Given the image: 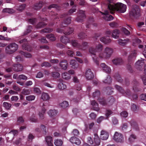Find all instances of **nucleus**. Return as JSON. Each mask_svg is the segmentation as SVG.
<instances>
[{
	"label": "nucleus",
	"instance_id": "1",
	"mask_svg": "<svg viewBox=\"0 0 146 146\" xmlns=\"http://www.w3.org/2000/svg\"><path fill=\"white\" fill-rule=\"evenodd\" d=\"M108 3V9L111 14L114 13L116 11L120 13H124L126 10V5L121 3L115 4L113 3V0H106Z\"/></svg>",
	"mask_w": 146,
	"mask_h": 146
},
{
	"label": "nucleus",
	"instance_id": "2",
	"mask_svg": "<svg viewBox=\"0 0 146 146\" xmlns=\"http://www.w3.org/2000/svg\"><path fill=\"white\" fill-rule=\"evenodd\" d=\"M103 49V45L101 44H99L96 46V48H94L93 47H91L89 49V52L91 54V55H93L94 56H92V58L94 62L97 65L99 64L98 58H96L95 56L97 55V53L102 51Z\"/></svg>",
	"mask_w": 146,
	"mask_h": 146
},
{
	"label": "nucleus",
	"instance_id": "3",
	"mask_svg": "<svg viewBox=\"0 0 146 146\" xmlns=\"http://www.w3.org/2000/svg\"><path fill=\"white\" fill-rule=\"evenodd\" d=\"M137 54V51L134 50L132 51L130 54L129 56L128 60L129 62L128 64L127 65V68L129 72L131 73H132L133 72V70L130 64L129 63L131 61L134 60L136 57Z\"/></svg>",
	"mask_w": 146,
	"mask_h": 146
},
{
	"label": "nucleus",
	"instance_id": "4",
	"mask_svg": "<svg viewBox=\"0 0 146 146\" xmlns=\"http://www.w3.org/2000/svg\"><path fill=\"white\" fill-rule=\"evenodd\" d=\"M131 17L135 19L139 17L141 15L140 9L139 7L136 5L133 6L132 9L130 11Z\"/></svg>",
	"mask_w": 146,
	"mask_h": 146
},
{
	"label": "nucleus",
	"instance_id": "5",
	"mask_svg": "<svg viewBox=\"0 0 146 146\" xmlns=\"http://www.w3.org/2000/svg\"><path fill=\"white\" fill-rule=\"evenodd\" d=\"M18 47V45L16 44L15 43H11L6 47L5 52L9 54H12L17 50Z\"/></svg>",
	"mask_w": 146,
	"mask_h": 146
},
{
	"label": "nucleus",
	"instance_id": "6",
	"mask_svg": "<svg viewBox=\"0 0 146 146\" xmlns=\"http://www.w3.org/2000/svg\"><path fill=\"white\" fill-rule=\"evenodd\" d=\"M113 52V49L108 47H106L104 50L103 53H100L99 56L102 58H110Z\"/></svg>",
	"mask_w": 146,
	"mask_h": 146
},
{
	"label": "nucleus",
	"instance_id": "7",
	"mask_svg": "<svg viewBox=\"0 0 146 146\" xmlns=\"http://www.w3.org/2000/svg\"><path fill=\"white\" fill-rule=\"evenodd\" d=\"M64 27H61V28H58L56 29V32L60 33H64L65 35H70L74 31L72 28L66 27L64 30L63 28Z\"/></svg>",
	"mask_w": 146,
	"mask_h": 146
},
{
	"label": "nucleus",
	"instance_id": "8",
	"mask_svg": "<svg viewBox=\"0 0 146 146\" xmlns=\"http://www.w3.org/2000/svg\"><path fill=\"white\" fill-rule=\"evenodd\" d=\"M86 18L85 11L82 10H79L78 12L77 17L76 19V21L80 23H82L84 19Z\"/></svg>",
	"mask_w": 146,
	"mask_h": 146
},
{
	"label": "nucleus",
	"instance_id": "9",
	"mask_svg": "<svg viewBox=\"0 0 146 146\" xmlns=\"http://www.w3.org/2000/svg\"><path fill=\"white\" fill-rule=\"evenodd\" d=\"M113 139L117 142L122 143L123 142V137L122 134L115 132L113 137Z\"/></svg>",
	"mask_w": 146,
	"mask_h": 146
},
{
	"label": "nucleus",
	"instance_id": "10",
	"mask_svg": "<svg viewBox=\"0 0 146 146\" xmlns=\"http://www.w3.org/2000/svg\"><path fill=\"white\" fill-rule=\"evenodd\" d=\"M120 33V31L117 29L114 30L112 32L109 30L107 31L106 32V34L109 36H111L112 37L115 38H119Z\"/></svg>",
	"mask_w": 146,
	"mask_h": 146
},
{
	"label": "nucleus",
	"instance_id": "11",
	"mask_svg": "<svg viewBox=\"0 0 146 146\" xmlns=\"http://www.w3.org/2000/svg\"><path fill=\"white\" fill-rule=\"evenodd\" d=\"M102 14V15H103L102 17L106 20L107 21H110L113 20V17L111 15L109 14V11H106L104 13H102L100 12Z\"/></svg>",
	"mask_w": 146,
	"mask_h": 146
},
{
	"label": "nucleus",
	"instance_id": "12",
	"mask_svg": "<svg viewBox=\"0 0 146 146\" xmlns=\"http://www.w3.org/2000/svg\"><path fill=\"white\" fill-rule=\"evenodd\" d=\"M115 87L116 89L119 91V92L123 95H124L125 93L127 95L129 96L131 95V92L129 90H126V92H125L122 88L120 86L116 85L115 86Z\"/></svg>",
	"mask_w": 146,
	"mask_h": 146
},
{
	"label": "nucleus",
	"instance_id": "13",
	"mask_svg": "<svg viewBox=\"0 0 146 146\" xmlns=\"http://www.w3.org/2000/svg\"><path fill=\"white\" fill-rule=\"evenodd\" d=\"M85 77L88 80H92L94 78V74L90 69H88L86 70L85 73Z\"/></svg>",
	"mask_w": 146,
	"mask_h": 146
},
{
	"label": "nucleus",
	"instance_id": "14",
	"mask_svg": "<svg viewBox=\"0 0 146 146\" xmlns=\"http://www.w3.org/2000/svg\"><path fill=\"white\" fill-rule=\"evenodd\" d=\"M109 135L108 132L104 130H102L101 132L100 138L101 139L106 140L109 137Z\"/></svg>",
	"mask_w": 146,
	"mask_h": 146
},
{
	"label": "nucleus",
	"instance_id": "15",
	"mask_svg": "<svg viewBox=\"0 0 146 146\" xmlns=\"http://www.w3.org/2000/svg\"><path fill=\"white\" fill-rule=\"evenodd\" d=\"M70 141L72 143L79 145L81 143L80 140L78 138L75 137H72L70 139Z\"/></svg>",
	"mask_w": 146,
	"mask_h": 146
},
{
	"label": "nucleus",
	"instance_id": "16",
	"mask_svg": "<svg viewBox=\"0 0 146 146\" xmlns=\"http://www.w3.org/2000/svg\"><path fill=\"white\" fill-rule=\"evenodd\" d=\"M134 85L133 87V89L136 92H141L142 90L141 88L139 86V83L137 81L134 82Z\"/></svg>",
	"mask_w": 146,
	"mask_h": 146
},
{
	"label": "nucleus",
	"instance_id": "17",
	"mask_svg": "<svg viewBox=\"0 0 146 146\" xmlns=\"http://www.w3.org/2000/svg\"><path fill=\"white\" fill-rule=\"evenodd\" d=\"M109 35L108 36H103L100 38V41L104 43L105 44H107L110 43L111 41L110 39L109 38Z\"/></svg>",
	"mask_w": 146,
	"mask_h": 146
},
{
	"label": "nucleus",
	"instance_id": "18",
	"mask_svg": "<svg viewBox=\"0 0 146 146\" xmlns=\"http://www.w3.org/2000/svg\"><path fill=\"white\" fill-rule=\"evenodd\" d=\"M13 70L16 72H19L23 70V66L20 64H15L13 65Z\"/></svg>",
	"mask_w": 146,
	"mask_h": 146
},
{
	"label": "nucleus",
	"instance_id": "19",
	"mask_svg": "<svg viewBox=\"0 0 146 146\" xmlns=\"http://www.w3.org/2000/svg\"><path fill=\"white\" fill-rule=\"evenodd\" d=\"M76 10V6H74L73 7V8L70 9L69 10L68 13H66L65 14H62L61 16L60 17L61 18H63L64 17H66L67 15H70L73 13L75 12Z\"/></svg>",
	"mask_w": 146,
	"mask_h": 146
},
{
	"label": "nucleus",
	"instance_id": "20",
	"mask_svg": "<svg viewBox=\"0 0 146 146\" xmlns=\"http://www.w3.org/2000/svg\"><path fill=\"white\" fill-rule=\"evenodd\" d=\"M88 47V43L86 42L83 41L81 45L80 44L79 49L82 50H86Z\"/></svg>",
	"mask_w": 146,
	"mask_h": 146
},
{
	"label": "nucleus",
	"instance_id": "21",
	"mask_svg": "<svg viewBox=\"0 0 146 146\" xmlns=\"http://www.w3.org/2000/svg\"><path fill=\"white\" fill-rule=\"evenodd\" d=\"M68 63L66 60H63L61 61L60 63V65L62 68L65 70L67 69Z\"/></svg>",
	"mask_w": 146,
	"mask_h": 146
},
{
	"label": "nucleus",
	"instance_id": "22",
	"mask_svg": "<svg viewBox=\"0 0 146 146\" xmlns=\"http://www.w3.org/2000/svg\"><path fill=\"white\" fill-rule=\"evenodd\" d=\"M112 62L115 65H120L123 63V60L121 58H117L113 59Z\"/></svg>",
	"mask_w": 146,
	"mask_h": 146
},
{
	"label": "nucleus",
	"instance_id": "23",
	"mask_svg": "<svg viewBox=\"0 0 146 146\" xmlns=\"http://www.w3.org/2000/svg\"><path fill=\"white\" fill-rule=\"evenodd\" d=\"M115 100L112 96H110L107 99L106 105L110 106L112 105L115 101Z\"/></svg>",
	"mask_w": 146,
	"mask_h": 146
},
{
	"label": "nucleus",
	"instance_id": "24",
	"mask_svg": "<svg viewBox=\"0 0 146 146\" xmlns=\"http://www.w3.org/2000/svg\"><path fill=\"white\" fill-rule=\"evenodd\" d=\"M45 140L48 146H53L52 137L50 136H47L45 137Z\"/></svg>",
	"mask_w": 146,
	"mask_h": 146
},
{
	"label": "nucleus",
	"instance_id": "25",
	"mask_svg": "<svg viewBox=\"0 0 146 146\" xmlns=\"http://www.w3.org/2000/svg\"><path fill=\"white\" fill-rule=\"evenodd\" d=\"M58 82H60L59 83L58 86V88L60 90H64L66 88V86L62 82H63V80L62 79H59L58 80Z\"/></svg>",
	"mask_w": 146,
	"mask_h": 146
},
{
	"label": "nucleus",
	"instance_id": "26",
	"mask_svg": "<svg viewBox=\"0 0 146 146\" xmlns=\"http://www.w3.org/2000/svg\"><path fill=\"white\" fill-rule=\"evenodd\" d=\"M91 104L92 105L94 110L96 111H98L99 110L98 104L95 100L92 101L91 102Z\"/></svg>",
	"mask_w": 146,
	"mask_h": 146
},
{
	"label": "nucleus",
	"instance_id": "27",
	"mask_svg": "<svg viewBox=\"0 0 146 146\" xmlns=\"http://www.w3.org/2000/svg\"><path fill=\"white\" fill-rule=\"evenodd\" d=\"M129 41V39H128L124 40L120 39L118 40V42L120 45L123 46L126 45Z\"/></svg>",
	"mask_w": 146,
	"mask_h": 146
},
{
	"label": "nucleus",
	"instance_id": "28",
	"mask_svg": "<svg viewBox=\"0 0 146 146\" xmlns=\"http://www.w3.org/2000/svg\"><path fill=\"white\" fill-rule=\"evenodd\" d=\"M70 64L71 65V67L73 68H76L78 67V64L75 60H71L70 62Z\"/></svg>",
	"mask_w": 146,
	"mask_h": 146
},
{
	"label": "nucleus",
	"instance_id": "29",
	"mask_svg": "<svg viewBox=\"0 0 146 146\" xmlns=\"http://www.w3.org/2000/svg\"><path fill=\"white\" fill-rule=\"evenodd\" d=\"M44 4V3L42 1H40L39 3H36L35 5L34 9L37 10L40 9Z\"/></svg>",
	"mask_w": 146,
	"mask_h": 146
},
{
	"label": "nucleus",
	"instance_id": "30",
	"mask_svg": "<svg viewBox=\"0 0 146 146\" xmlns=\"http://www.w3.org/2000/svg\"><path fill=\"white\" fill-rule=\"evenodd\" d=\"M98 100L99 103L103 106L106 105L107 99L104 97H100L98 99Z\"/></svg>",
	"mask_w": 146,
	"mask_h": 146
},
{
	"label": "nucleus",
	"instance_id": "31",
	"mask_svg": "<svg viewBox=\"0 0 146 146\" xmlns=\"http://www.w3.org/2000/svg\"><path fill=\"white\" fill-rule=\"evenodd\" d=\"M23 48L28 51H31L32 49V47L28 43H24L22 45Z\"/></svg>",
	"mask_w": 146,
	"mask_h": 146
},
{
	"label": "nucleus",
	"instance_id": "32",
	"mask_svg": "<svg viewBox=\"0 0 146 146\" xmlns=\"http://www.w3.org/2000/svg\"><path fill=\"white\" fill-rule=\"evenodd\" d=\"M71 21V17H68L65 19L64 22L62 23V26L65 27L64 25H67L70 24Z\"/></svg>",
	"mask_w": 146,
	"mask_h": 146
},
{
	"label": "nucleus",
	"instance_id": "33",
	"mask_svg": "<svg viewBox=\"0 0 146 146\" xmlns=\"http://www.w3.org/2000/svg\"><path fill=\"white\" fill-rule=\"evenodd\" d=\"M130 123L131 126L136 130H139V127L137 123L135 121L132 120L130 122Z\"/></svg>",
	"mask_w": 146,
	"mask_h": 146
},
{
	"label": "nucleus",
	"instance_id": "34",
	"mask_svg": "<svg viewBox=\"0 0 146 146\" xmlns=\"http://www.w3.org/2000/svg\"><path fill=\"white\" fill-rule=\"evenodd\" d=\"M94 136V141L96 144L97 145H99L100 144V138L97 134H95Z\"/></svg>",
	"mask_w": 146,
	"mask_h": 146
},
{
	"label": "nucleus",
	"instance_id": "35",
	"mask_svg": "<svg viewBox=\"0 0 146 146\" xmlns=\"http://www.w3.org/2000/svg\"><path fill=\"white\" fill-rule=\"evenodd\" d=\"M72 45L74 47L79 49L80 44L78 43L77 40H72L71 41Z\"/></svg>",
	"mask_w": 146,
	"mask_h": 146
},
{
	"label": "nucleus",
	"instance_id": "36",
	"mask_svg": "<svg viewBox=\"0 0 146 146\" xmlns=\"http://www.w3.org/2000/svg\"><path fill=\"white\" fill-rule=\"evenodd\" d=\"M61 42L64 44H66L68 42L69 40V38L65 36H61L60 38Z\"/></svg>",
	"mask_w": 146,
	"mask_h": 146
},
{
	"label": "nucleus",
	"instance_id": "37",
	"mask_svg": "<svg viewBox=\"0 0 146 146\" xmlns=\"http://www.w3.org/2000/svg\"><path fill=\"white\" fill-rule=\"evenodd\" d=\"M94 21V19L93 17H89L88 20L86 23V26L87 28H89L90 27V24L93 23Z\"/></svg>",
	"mask_w": 146,
	"mask_h": 146
},
{
	"label": "nucleus",
	"instance_id": "38",
	"mask_svg": "<svg viewBox=\"0 0 146 146\" xmlns=\"http://www.w3.org/2000/svg\"><path fill=\"white\" fill-rule=\"evenodd\" d=\"M57 113V111L55 110H50L48 111V113L50 117H54L55 115Z\"/></svg>",
	"mask_w": 146,
	"mask_h": 146
},
{
	"label": "nucleus",
	"instance_id": "39",
	"mask_svg": "<svg viewBox=\"0 0 146 146\" xmlns=\"http://www.w3.org/2000/svg\"><path fill=\"white\" fill-rule=\"evenodd\" d=\"M87 35L84 33L81 32L78 35V38L80 39H84L86 38Z\"/></svg>",
	"mask_w": 146,
	"mask_h": 146
},
{
	"label": "nucleus",
	"instance_id": "40",
	"mask_svg": "<svg viewBox=\"0 0 146 146\" xmlns=\"http://www.w3.org/2000/svg\"><path fill=\"white\" fill-rule=\"evenodd\" d=\"M50 97L48 94L46 93H43L41 96V98L43 100H46L49 99Z\"/></svg>",
	"mask_w": 146,
	"mask_h": 146
},
{
	"label": "nucleus",
	"instance_id": "41",
	"mask_svg": "<svg viewBox=\"0 0 146 146\" xmlns=\"http://www.w3.org/2000/svg\"><path fill=\"white\" fill-rule=\"evenodd\" d=\"M3 106L7 110H9L11 107L12 105L9 103L5 102L3 103Z\"/></svg>",
	"mask_w": 146,
	"mask_h": 146
},
{
	"label": "nucleus",
	"instance_id": "42",
	"mask_svg": "<svg viewBox=\"0 0 146 146\" xmlns=\"http://www.w3.org/2000/svg\"><path fill=\"white\" fill-rule=\"evenodd\" d=\"M114 77L115 78L117 81L120 83H121L122 82L123 80L121 77L120 75L118 74H116L114 76Z\"/></svg>",
	"mask_w": 146,
	"mask_h": 146
},
{
	"label": "nucleus",
	"instance_id": "43",
	"mask_svg": "<svg viewBox=\"0 0 146 146\" xmlns=\"http://www.w3.org/2000/svg\"><path fill=\"white\" fill-rule=\"evenodd\" d=\"M53 29L49 28H46L40 31L41 33H49L52 32Z\"/></svg>",
	"mask_w": 146,
	"mask_h": 146
},
{
	"label": "nucleus",
	"instance_id": "44",
	"mask_svg": "<svg viewBox=\"0 0 146 146\" xmlns=\"http://www.w3.org/2000/svg\"><path fill=\"white\" fill-rule=\"evenodd\" d=\"M144 64V60H138L135 63V65L137 68H139V66H143Z\"/></svg>",
	"mask_w": 146,
	"mask_h": 146
},
{
	"label": "nucleus",
	"instance_id": "45",
	"mask_svg": "<svg viewBox=\"0 0 146 146\" xmlns=\"http://www.w3.org/2000/svg\"><path fill=\"white\" fill-rule=\"evenodd\" d=\"M3 12L11 14L14 13L15 12V11L12 9L6 8L3 9Z\"/></svg>",
	"mask_w": 146,
	"mask_h": 146
},
{
	"label": "nucleus",
	"instance_id": "46",
	"mask_svg": "<svg viewBox=\"0 0 146 146\" xmlns=\"http://www.w3.org/2000/svg\"><path fill=\"white\" fill-rule=\"evenodd\" d=\"M63 143V141L61 139H57L55 140L54 144L56 146H61Z\"/></svg>",
	"mask_w": 146,
	"mask_h": 146
},
{
	"label": "nucleus",
	"instance_id": "47",
	"mask_svg": "<svg viewBox=\"0 0 146 146\" xmlns=\"http://www.w3.org/2000/svg\"><path fill=\"white\" fill-rule=\"evenodd\" d=\"M19 53L21 54L24 55L25 57L26 58H30L31 57V55L28 53L22 51H20Z\"/></svg>",
	"mask_w": 146,
	"mask_h": 146
},
{
	"label": "nucleus",
	"instance_id": "48",
	"mask_svg": "<svg viewBox=\"0 0 146 146\" xmlns=\"http://www.w3.org/2000/svg\"><path fill=\"white\" fill-rule=\"evenodd\" d=\"M46 24L43 22H39L36 25V27L37 28H43L46 25Z\"/></svg>",
	"mask_w": 146,
	"mask_h": 146
},
{
	"label": "nucleus",
	"instance_id": "49",
	"mask_svg": "<svg viewBox=\"0 0 146 146\" xmlns=\"http://www.w3.org/2000/svg\"><path fill=\"white\" fill-rule=\"evenodd\" d=\"M47 38L49 39L50 40L54 41L55 40L56 38L53 34H50L46 35Z\"/></svg>",
	"mask_w": 146,
	"mask_h": 146
},
{
	"label": "nucleus",
	"instance_id": "50",
	"mask_svg": "<svg viewBox=\"0 0 146 146\" xmlns=\"http://www.w3.org/2000/svg\"><path fill=\"white\" fill-rule=\"evenodd\" d=\"M60 106L63 108H65L68 107L69 104L68 102L66 101H64L60 104Z\"/></svg>",
	"mask_w": 146,
	"mask_h": 146
},
{
	"label": "nucleus",
	"instance_id": "51",
	"mask_svg": "<svg viewBox=\"0 0 146 146\" xmlns=\"http://www.w3.org/2000/svg\"><path fill=\"white\" fill-rule=\"evenodd\" d=\"M63 78L65 80H68L70 78V75L67 72H64L62 74Z\"/></svg>",
	"mask_w": 146,
	"mask_h": 146
},
{
	"label": "nucleus",
	"instance_id": "52",
	"mask_svg": "<svg viewBox=\"0 0 146 146\" xmlns=\"http://www.w3.org/2000/svg\"><path fill=\"white\" fill-rule=\"evenodd\" d=\"M112 81V79L110 76L108 75L107 77V79L104 81V82L105 83L109 84L111 83Z\"/></svg>",
	"mask_w": 146,
	"mask_h": 146
},
{
	"label": "nucleus",
	"instance_id": "53",
	"mask_svg": "<svg viewBox=\"0 0 146 146\" xmlns=\"http://www.w3.org/2000/svg\"><path fill=\"white\" fill-rule=\"evenodd\" d=\"M46 109L44 108L43 107L42 109V112H40L39 114L41 119H42L44 118V113L46 112Z\"/></svg>",
	"mask_w": 146,
	"mask_h": 146
},
{
	"label": "nucleus",
	"instance_id": "54",
	"mask_svg": "<svg viewBox=\"0 0 146 146\" xmlns=\"http://www.w3.org/2000/svg\"><path fill=\"white\" fill-rule=\"evenodd\" d=\"M30 93V90L28 89H24L21 92V94L24 95H27L29 94Z\"/></svg>",
	"mask_w": 146,
	"mask_h": 146
},
{
	"label": "nucleus",
	"instance_id": "55",
	"mask_svg": "<svg viewBox=\"0 0 146 146\" xmlns=\"http://www.w3.org/2000/svg\"><path fill=\"white\" fill-rule=\"evenodd\" d=\"M100 91L98 90H96L94 92H93V96L94 98L97 97L98 99L99 98L98 97L100 96Z\"/></svg>",
	"mask_w": 146,
	"mask_h": 146
},
{
	"label": "nucleus",
	"instance_id": "56",
	"mask_svg": "<svg viewBox=\"0 0 146 146\" xmlns=\"http://www.w3.org/2000/svg\"><path fill=\"white\" fill-rule=\"evenodd\" d=\"M136 139V136L132 134L129 138L128 140L130 143H132L134 141V140Z\"/></svg>",
	"mask_w": 146,
	"mask_h": 146
},
{
	"label": "nucleus",
	"instance_id": "57",
	"mask_svg": "<svg viewBox=\"0 0 146 146\" xmlns=\"http://www.w3.org/2000/svg\"><path fill=\"white\" fill-rule=\"evenodd\" d=\"M35 96L34 95H29L26 97V100L28 101H32L34 100Z\"/></svg>",
	"mask_w": 146,
	"mask_h": 146
},
{
	"label": "nucleus",
	"instance_id": "58",
	"mask_svg": "<svg viewBox=\"0 0 146 146\" xmlns=\"http://www.w3.org/2000/svg\"><path fill=\"white\" fill-rule=\"evenodd\" d=\"M113 88H111L110 87H108L106 88V92L107 94H112V93L113 92Z\"/></svg>",
	"mask_w": 146,
	"mask_h": 146
},
{
	"label": "nucleus",
	"instance_id": "59",
	"mask_svg": "<svg viewBox=\"0 0 146 146\" xmlns=\"http://www.w3.org/2000/svg\"><path fill=\"white\" fill-rule=\"evenodd\" d=\"M26 5L25 4H22L21 5L17 6V9L19 11H22L25 8Z\"/></svg>",
	"mask_w": 146,
	"mask_h": 146
},
{
	"label": "nucleus",
	"instance_id": "60",
	"mask_svg": "<svg viewBox=\"0 0 146 146\" xmlns=\"http://www.w3.org/2000/svg\"><path fill=\"white\" fill-rule=\"evenodd\" d=\"M32 29V27L31 25H29L28 26L27 29V31H25L24 33V35H27L28 33H30L31 30Z\"/></svg>",
	"mask_w": 146,
	"mask_h": 146
},
{
	"label": "nucleus",
	"instance_id": "61",
	"mask_svg": "<svg viewBox=\"0 0 146 146\" xmlns=\"http://www.w3.org/2000/svg\"><path fill=\"white\" fill-rule=\"evenodd\" d=\"M68 48V50H67L66 52L67 54L70 56H73L74 53L72 49H70L69 48Z\"/></svg>",
	"mask_w": 146,
	"mask_h": 146
},
{
	"label": "nucleus",
	"instance_id": "62",
	"mask_svg": "<svg viewBox=\"0 0 146 146\" xmlns=\"http://www.w3.org/2000/svg\"><path fill=\"white\" fill-rule=\"evenodd\" d=\"M27 20L28 22L31 24L34 25L37 19L36 18H33L32 19H27Z\"/></svg>",
	"mask_w": 146,
	"mask_h": 146
},
{
	"label": "nucleus",
	"instance_id": "63",
	"mask_svg": "<svg viewBox=\"0 0 146 146\" xmlns=\"http://www.w3.org/2000/svg\"><path fill=\"white\" fill-rule=\"evenodd\" d=\"M122 31L126 35H128L130 34V32L125 28H122Z\"/></svg>",
	"mask_w": 146,
	"mask_h": 146
},
{
	"label": "nucleus",
	"instance_id": "64",
	"mask_svg": "<svg viewBox=\"0 0 146 146\" xmlns=\"http://www.w3.org/2000/svg\"><path fill=\"white\" fill-rule=\"evenodd\" d=\"M30 120L33 122H36L37 121L38 119L35 117V115L33 113L30 118Z\"/></svg>",
	"mask_w": 146,
	"mask_h": 146
}]
</instances>
